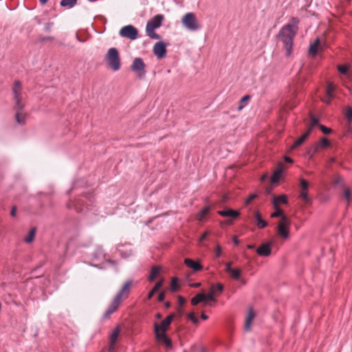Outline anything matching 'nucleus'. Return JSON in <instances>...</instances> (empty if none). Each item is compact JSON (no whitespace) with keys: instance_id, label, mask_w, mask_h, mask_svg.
Instances as JSON below:
<instances>
[{"instance_id":"nucleus-1","label":"nucleus","mask_w":352,"mask_h":352,"mask_svg":"<svg viewBox=\"0 0 352 352\" xmlns=\"http://www.w3.org/2000/svg\"><path fill=\"white\" fill-rule=\"evenodd\" d=\"M300 20L296 16H292L290 23L285 25L278 32L276 38L283 43L285 49V56H289L293 50L294 39L298 31Z\"/></svg>"},{"instance_id":"nucleus-2","label":"nucleus","mask_w":352,"mask_h":352,"mask_svg":"<svg viewBox=\"0 0 352 352\" xmlns=\"http://www.w3.org/2000/svg\"><path fill=\"white\" fill-rule=\"evenodd\" d=\"M175 318V314H171L163 320L159 324L157 322L154 324V332L156 340L160 343L164 344L167 349H172V341L167 336L166 331Z\"/></svg>"},{"instance_id":"nucleus-3","label":"nucleus","mask_w":352,"mask_h":352,"mask_svg":"<svg viewBox=\"0 0 352 352\" xmlns=\"http://www.w3.org/2000/svg\"><path fill=\"white\" fill-rule=\"evenodd\" d=\"M12 93L15 102L14 110L16 111V122L21 125L25 124L26 115L23 113L24 104L22 103V84L20 80H16L12 87Z\"/></svg>"},{"instance_id":"nucleus-4","label":"nucleus","mask_w":352,"mask_h":352,"mask_svg":"<svg viewBox=\"0 0 352 352\" xmlns=\"http://www.w3.org/2000/svg\"><path fill=\"white\" fill-rule=\"evenodd\" d=\"M94 203V197L92 192H87L77 197L74 201H70L67 204L69 209H74L78 213H85L91 210Z\"/></svg>"},{"instance_id":"nucleus-5","label":"nucleus","mask_w":352,"mask_h":352,"mask_svg":"<svg viewBox=\"0 0 352 352\" xmlns=\"http://www.w3.org/2000/svg\"><path fill=\"white\" fill-rule=\"evenodd\" d=\"M104 60L109 67L114 72L118 71L121 67L120 54L116 47H111L108 50L104 57Z\"/></svg>"},{"instance_id":"nucleus-6","label":"nucleus","mask_w":352,"mask_h":352,"mask_svg":"<svg viewBox=\"0 0 352 352\" xmlns=\"http://www.w3.org/2000/svg\"><path fill=\"white\" fill-rule=\"evenodd\" d=\"M287 203V197L286 195H280L279 196H274L273 206L275 211L271 214V217H280V220H287L283 210L279 207L280 204H286Z\"/></svg>"},{"instance_id":"nucleus-7","label":"nucleus","mask_w":352,"mask_h":352,"mask_svg":"<svg viewBox=\"0 0 352 352\" xmlns=\"http://www.w3.org/2000/svg\"><path fill=\"white\" fill-rule=\"evenodd\" d=\"M182 23L186 29L190 31H196L200 28L195 14L192 12H188L184 15Z\"/></svg>"},{"instance_id":"nucleus-8","label":"nucleus","mask_w":352,"mask_h":352,"mask_svg":"<svg viewBox=\"0 0 352 352\" xmlns=\"http://www.w3.org/2000/svg\"><path fill=\"white\" fill-rule=\"evenodd\" d=\"M146 65L142 58H135L132 65H131V69L135 72L140 78H143L146 75L145 70Z\"/></svg>"},{"instance_id":"nucleus-9","label":"nucleus","mask_w":352,"mask_h":352,"mask_svg":"<svg viewBox=\"0 0 352 352\" xmlns=\"http://www.w3.org/2000/svg\"><path fill=\"white\" fill-rule=\"evenodd\" d=\"M119 34L122 38H126L131 41L135 40L138 36V30L132 25H127L122 27L119 32Z\"/></svg>"},{"instance_id":"nucleus-10","label":"nucleus","mask_w":352,"mask_h":352,"mask_svg":"<svg viewBox=\"0 0 352 352\" xmlns=\"http://www.w3.org/2000/svg\"><path fill=\"white\" fill-rule=\"evenodd\" d=\"M167 44L163 41L157 42L153 46V53L158 58H163L166 54Z\"/></svg>"},{"instance_id":"nucleus-11","label":"nucleus","mask_w":352,"mask_h":352,"mask_svg":"<svg viewBox=\"0 0 352 352\" xmlns=\"http://www.w3.org/2000/svg\"><path fill=\"white\" fill-rule=\"evenodd\" d=\"M164 20V15L157 14L147 22L146 29L155 30L162 25Z\"/></svg>"},{"instance_id":"nucleus-12","label":"nucleus","mask_w":352,"mask_h":352,"mask_svg":"<svg viewBox=\"0 0 352 352\" xmlns=\"http://www.w3.org/2000/svg\"><path fill=\"white\" fill-rule=\"evenodd\" d=\"M290 221H279L276 228L278 234L284 239L289 236V228Z\"/></svg>"},{"instance_id":"nucleus-13","label":"nucleus","mask_w":352,"mask_h":352,"mask_svg":"<svg viewBox=\"0 0 352 352\" xmlns=\"http://www.w3.org/2000/svg\"><path fill=\"white\" fill-rule=\"evenodd\" d=\"M122 300L119 298V297L115 296L113 298L112 302L109 305V308L107 309V311L104 312L103 315L104 318H109L110 316L114 313L120 306L121 302Z\"/></svg>"},{"instance_id":"nucleus-14","label":"nucleus","mask_w":352,"mask_h":352,"mask_svg":"<svg viewBox=\"0 0 352 352\" xmlns=\"http://www.w3.org/2000/svg\"><path fill=\"white\" fill-rule=\"evenodd\" d=\"M131 285L132 282L131 280L125 282L122 289L116 296L119 297L120 300H123L124 298H126L128 296Z\"/></svg>"},{"instance_id":"nucleus-15","label":"nucleus","mask_w":352,"mask_h":352,"mask_svg":"<svg viewBox=\"0 0 352 352\" xmlns=\"http://www.w3.org/2000/svg\"><path fill=\"white\" fill-rule=\"evenodd\" d=\"M217 213L223 217L236 218L239 215V212L236 210L226 208L222 210H219Z\"/></svg>"},{"instance_id":"nucleus-16","label":"nucleus","mask_w":352,"mask_h":352,"mask_svg":"<svg viewBox=\"0 0 352 352\" xmlns=\"http://www.w3.org/2000/svg\"><path fill=\"white\" fill-rule=\"evenodd\" d=\"M258 255L263 256H267L271 254V248L269 243H264L258 247L256 250Z\"/></svg>"},{"instance_id":"nucleus-17","label":"nucleus","mask_w":352,"mask_h":352,"mask_svg":"<svg viewBox=\"0 0 352 352\" xmlns=\"http://www.w3.org/2000/svg\"><path fill=\"white\" fill-rule=\"evenodd\" d=\"M255 317V314L252 310V309H250L247 316L245 318V326L244 329L245 331H250L252 322Z\"/></svg>"},{"instance_id":"nucleus-18","label":"nucleus","mask_w":352,"mask_h":352,"mask_svg":"<svg viewBox=\"0 0 352 352\" xmlns=\"http://www.w3.org/2000/svg\"><path fill=\"white\" fill-rule=\"evenodd\" d=\"M310 133H311V129H307V131L294 142V144L292 146V148L294 149V148H296L297 147L300 146V145H302L303 144V142L309 137Z\"/></svg>"},{"instance_id":"nucleus-19","label":"nucleus","mask_w":352,"mask_h":352,"mask_svg":"<svg viewBox=\"0 0 352 352\" xmlns=\"http://www.w3.org/2000/svg\"><path fill=\"white\" fill-rule=\"evenodd\" d=\"M184 263L190 268H192L194 271H199L201 269V265L190 258H186Z\"/></svg>"},{"instance_id":"nucleus-20","label":"nucleus","mask_w":352,"mask_h":352,"mask_svg":"<svg viewBox=\"0 0 352 352\" xmlns=\"http://www.w3.org/2000/svg\"><path fill=\"white\" fill-rule=\"evenodd\" d=\"M320 45V39L316 38L313 43L309 45V54L312 56H316L318 54V46Z\"/></svg>"},{"instance_id":"nucleus-21","label":"nucleus","mask_w":352,"mask_h":352,"mask_svg":"<svg viewBox=\"0 0 352 352\" xmlns=\"http://www.w3.org/2000/svg\"><path fill=\"white\" fill-rule=\"evenodd\" d=\"M201 302H206V296L204 293L197 294L191 299V304L194 306L197 305Z\"/></svg>"},{"instance_id":"nucleus-22","label":"nucleus","mask_w":352,"mask_h":352,"mask_svg":"<svg viewBox=\"0 0 352 352\" xmlns=\"http://www.w3.org/2000/svg\"><path fill=\"white\" fill-rule=\"evenodd\" d=\"M160 267L158 266H153L151 268L150 275L148 276V280L151 282L153 281L160 274Z\"/></svg>"},{"instance_id":"nucleus-23","label":"nucleus","mask_w":352,"mask_h":352,"mask_svg":"<svg viewBox=\"0 0 352 352\" xmlns=\"http://www.w3.org/2000/svg\"><path fill=\"white\" fill-rule=\"evenodd\" d=\"M120 331L119 329H116L111 334L110 338V346H109V351H113L114 349V345L116 342L117 338L118 337Z\"/></svg>"},{"instance_id":"nucleus-24","label":"nucleus","mask_w":352,"mask_h":352,"mask_svg":"<svg viewBox=\"0 0 352 352\" xmlns=\"http://www.w3.org/2000/svg\"><path fill=\"white\" fill-rule=\"evenodd\" d=\"M36 228H32L28 232V234L24 238V241L26 243H31L34 241L35 234H36Z\"/></svg>"},{"instance_id":"nucleus-25","label":"nucleus","mask_w":352,"mask_h":352,"mask_svg":"<svg viewBox=\"0 0 352 352\" xmlns=\"http://www.w3.org/2000/svg\"><path fill=\"white\" fill-rule=\"evenodd\" d=\"M212 293L221 294L223 290V285L221 283H217L216 285H212L210 289Z\"/></svg>"},{"instance_id":"nucleus-26","label":"nucleus","mask_w":352,"mask_h":352,"mask_svg":"<svg viewBox=\"0 0 352 352\" xmlns=\"http://www.w3.org/2000/svg\"><path fill=\"white\" fill-rule=\"evenodd\" d=\"M334 90H335L334 85L332 82H329L326 89L325 94H326L327 96H329L330 98H333L334 97V94H333Z\"/></svg>"},{"instance_id":"nucleus-27","label":"nucleus","mask_w":352,"mask_h":352,"mask_svg":"<svg viewBox=\"0 0 352 352\" xmlns=\"http://www.w3.org/2000/svg\"><path fill=\"white\" fill-rule=\"evenodd\" d=\"M78 0H61L60 6L63 7L72 8L74 7Z\"/></svg>"},{"instance_id":"nucleus-28","label":"nucleus","mask_w":352,"mask_h":352,"mask_svg":"<svg viewBox=\"0 0 352 352\" xmlns=\"http://www.w3.org/2000/svg\"><path fill=\"white\" fill-rule=\"evenodd\" d=\"M146 32L147 36H148L151 38H153V39H161L162 38L160 35L155 33V30L146 29Z\"/></svg>"},{"instance_id":"nucleus-29","label":"nucleus","mask_w":352,"mask_h":352,"mask_svg":"<svg viewBox=\"0 0 352 352\" xmlns=\"http://www.w3.org/2000/svg\"><path fill=\"white\" fill-rule=\"evenodd\" d=\"M241 273V270L240 269H232L230 272L229 274L231 276V278L238 280L240 278Z\"/></svg>"},{"instance_id":"nucleus-30","label":"nucleus","mask_w":352,"mask_h":352,"mask_svg":"<svg viewBox=\"0 0 352 352\" xmlns=\"http://www.w3.org/2000/svg\"><path fill=\"white\" fill-rule=\"evenodd\" d=\"M282 173H283V170L282 169L279 168V169H277L273 174L272 175V183H276L277 182H278V180L280 179V177H281V175H282Z\"/></svg>"},{"instance_id":"nucleus-31","label":"nucleus","mask_w":352,"mask_h":352,"mask_svg":"<svg viewBox=\"0 0 352 352\" xmlns=\"http://www.w3.org/2000/svg\"><path fill=\"white\" fill-rule=\"evenodd\" d=\"M211 234L210 230L205 231L199 239V243L201 245H204V242L208 240V236Z\"/></svg>"},{"instance_id":"nucleus-32","label":"nucleus","mask_w":352,"mask_h":352,"mask_svg":"<svg viewBox=\"0 0 352 352\" xmlns=\"http://www.w3.org/2000/svg\"><path fill=\"white\" fill-rule=\"evenodd\" d=\"M179 289L178 279L177 278H173L170 283V290L175 292Z\"/></svg>"},{"instance_id":"nucleus-33","label":"nucleus","mask_w":352,"mask_h":352,"mask_svg":"<svg viewBox=\"0 0 352 352\" xmlns=\"http://www.w3.org/2000/svg\"><path fill=\"white\" fill-rule=\"evenodd\" d=\"M319 146L323 147V148H327L331 146V143L329 140H327L326 138H321L319 143Z\"/></svg>"},{"instance_id":"nucleus-34","label":"nucleus","mask_w":352,"mask_h":352,"mask_svg":"<svg viewBox=\"0 0 352 352\" xmlns=\"http://www.w3.org/2000/svg\"><path fill=\"white\" fill-rule=\"evenodd\" d=\"M318 123H319L318 118H317L314 116H311V124H310L309 127L308 128V129H311V132L313 130V128L315 126H316Z\"/></svg>"},{"instance_id":"nucleus-35","label":"nucleus","mask_w":352,"mask_h":352,"mask_svg":"<svg viewBox=\"0 0 352 352\" xmlns=\"http://www.w3.org/2000/svg\"><path fill=\"white\" fill-rule=\"evenodd\" d=\"M349 67L345 65H340L338 66V70L342 74H346L348 72Z\"/></svg>"},{"instance_id":"nucleus-36","label":"nucleus","mask_w":352,"mask_h":352,"mask_svg":"<svg viewBox=\"0 0 352 352\" xmlns=\"http://www.w3.org/2000/svg\"><path fill=\"white\" fill-rule=\"evenodd\" d=\"M345 116L349 122L352 121V108L351 107L346 108Z\"/></svg>"},{"instance_id":"nucleus-37","label":"nucleus","mask_w":352,"mask_h":352,"mask_svg":"<svg viewBox=\"0 0 352 352\" xmlns=\"http://www.w3.org/2000/svg\"><path fill=\"white\" fill-rule=\"evenodd\" d=\"M302 190L307 191L309 188V183L304 179H301L300 182Z\"/></svg>"},{"instance_id":"nucleus-38","label":"nucleus","mask_w":352,"mask_h":352,"mask_svg":"<svg viewBox=\"0 0 352 352\" xmlns=\"http://www.w3.org/2000/svg\"><path fill=\"white\" fill-rule=\"evenodd\" d=\"M319 144H314L311 148H310L309 151H308V154L312 155L313 154L318 153L319 151Z\"/></svg>"},{"instance_id":"nucleus-39","label":"nucleus","mask_w":352,"mask_h":352,"mask_svg":"<svg viewBox=\"0 0 352 352\" xmlns=\"http://www.w3.org/2000/svg\"><path fill=\"white\" fill-rule=\"evenodd\" d=\"M188 318L194 323L197 324L199 322L198 318L196 317L195 314L194 312H190L188 315Z\"/></svg>"},{"instance_id":"nucleus-40","label":"nucleus","mask_w":352,"mask_h":352,"mask_svg":"<svg viewBox=\"0 0 352 352\" xmlns=\"http://www.w3.org/2000/svg\"><path fill=\"white\" fill-rule=\"evenodd\" d=\"M300 197L302 199L303 201L305 202L309 201V197L308 196V194L306 191L302 190L300 193Z\"/></svg>"},{"instance_id":"nucleus-41","label":"nucleus","mask_w":352,"mask_h":352,"mask_svg":"<svg viewBox=\"0 0 352 352\" xmlns=\"http://www.w3.org/2000/svg\"><path fill=\"white\" fill-rule=\"evenodd\" d=\"M214 296H215V294L212 293V292L210 290V292L208 294H205L206 301V300L215 301Z\"/></svg>"},{"instance_id":"nucleus-42","label":"nucleus","mask_w":352,"mask_h":352,"mask_svg":"<svg viewBox=\"0 0 352 352\" xmlns=\"http://www.w3.org/2000/svg\"><path fill=\"white\" fill-rule=\"evenodd\" d=\"M320 129L321 131L325 135H328L331 132V129L330 128L326 127L324 125H320Z\"/></svg>"},{"instance_id":"nucleus-43","label":"nucleus","mask_w":352,"mask_h":352,"mask_svg":"<svg viewBox=\"0 0 352 352\" xmlns=\"http://www.w3.org/2000/svg\"><path fill=\"white\" fill-rule=\"evenodd\" d=\"M210 209V206H207L203 208V210L201 211V218L199 219L198 220H201V219L204 217L208 213Z\"/></svg>"},{"instance_id":"nucleus-44","label":"nucleus","mask_w":352,"mask_h":352,"mask_svg":"<svg viewBox=\"0 0 352 352\" xmlns=\"http://www.w3.org/2000/svg\"><path fill=\"white\" fill-rule=\"evenodd\" d=\"M351 192L350 189L346 188L344 192V199L349 201L350 199V197H351Z\"/></svg>"},{"instance_id":"nucleus-45","label":"nucleus","mask_w":352,"mask_h":352,"mask_svg":"<svg viewBox=\"0 0 352 352\" xmlns=\"http://www.w3.org/2000/svg\"><path fill=\"white\" fill-rule=\"evenodd\" d=\"M257 197V195L256 194H252L249 196V197L245 200V205H249L253 199H254Z\"/></svg>"},{"instance_id":"nucleus-46","label":"nucleus","mask_w":352,"mask_h":352,"mask_svg":"<svg viewBox=\"0 0 352 352\" xmlns=\"http://www.w3.org/2000/svg\"><path fill=\"white\" fill-rule=\"evenodd\" d=\"M53 25H54L53 22H49V23H45V32H50Z\"/></svg>"},{"instance_id":"nucleus-47","label":"nucleus","mask_w":352,"mask_h":352,"mask_svg":"<svg viewBox=\"0 0 352 352\" xmlns=\"http://www.w3.org/2000/svg\"><path fill=\"white\" fill-rule=\"evenodd\" d=\"M267 226V221H257V227L260 229L264 228Z\"/></svg>"},{"instance_id":"nucleus-48","label":"nucleus","mask_w":352,"mask_h":352,"mask_svg":"<svg viewBox=\"0 0 352 352\" xmlns=\"http://www.w3.org/2000/svg\"><path fill=\"white\" fill-rule=\"evenodd\" d=\"M166 292L164 291L161 292L157 297V300L159 302H162L165 298Z\"/></svg>"},{"instance_id":"nucleus-49","label":"nucleus","mask_w":352,"mask_h":352,"mask_svg":"<svg viewBox=\"0 0 352 352\" xmlns=\"http://www.w3.org/2000/svg\"><path fill=\"white\" fill-rule=\"evenodd\" d=\"M333 98H330L329 96H327V95L325 94V96H324V98L322 99V101H323L324 102H325L326 104H331V100H332V99H333Z\"/></svg>"},{"instance_id":"nucleus-50","label":"nucleus","mask_w":352,"mask_h":352,"mask_svg":"<svg viewBox=\"0 0 352 352\" xmlns=\"http://www.w3.org/2000/svg\"><path fill=\"white\" fill-rule=\"evenodd\" d=\"M163 284H164V279H161L158 282L156 283V284L155 285V287H156V288L160 289L162 287Z\"/></svg>"},{"instance_id":"nucleus-51","label":"nucleus","mask_w":352,"mask_h":352,"mask_svg":"<svg viewBox=\"0 0 352 352\" xmlns=\"http://www.w3.org/2000/svg\"><path fill=\"white\" fill-rule=\"evenodd\" d=\"M221 254V247L218 245L217 246L216 250H215V254H216V256H217V257L220 256Z\"/></svg>"},{"instance_id":"nucleus-52","label":"nucleus","mask_w":352,"mask_h":352,"mask_svg":"<svg viewBox=\"0 0 352 352\" xmlns=\"http://www.w3.org/2000/svg\"><path fill=\"white\" fill-rule=\"evenodd\" d=\"M342 177H338L334 181H333V185L334 186H337V185H339L340 184H341L342 182Z\"/></svg>"},{"instance_id":"nucleus-53","label":"nucleus","mask_w":352,"mask_h":352,"mask_svg":"<svg viewBox=\"0 0 352 352\" xmlns=\"http://www.w3.org/2000/svg\"><path fill=\"white\" fill-rule=\"evenodd\" d=\"M231 265L232 263L230 262L226 264V272H228V274L233 269L231 267Z\"/></svg>"},{"instance_id":"nucleus-54","label":"nucleus","mask_w":352,"mask_h":352,"mask_svg":"<svg viewBox=\"0 0 352 352\" xmlns=\"http://www.w3.org/2000/svg\"><path fill=\"white\" fill-rule=\"evenodd\" d=\"M250 96L249 95H245L244 96L241 100H240V102L241 103H243V102H247L250 100Z\"/></svg>"},{"instance_id":"nucleus-55","label":"nucleus","mask_w":352,"mask_h":352,"mask_svg":"<svg viewBox=\"0 0 352 352\" xmlns=\"http://www.w3.org/2000/svg\"><path fill=\"white\" fill-rule=\"evenodd\" d=\"M178 301H179V304L180 306H182L185 302H186V300L182 297V296H179L178 297Z\"/></svg>"},{"instance_id":"nucleus-56","label":"nucleus","mask_w":352,"mask_h":352,"mask_svg":"<svg viewBox=\"0 0 352 352\" xmlns=\"http://www.w3.org/2000/svg\"><path fill=\"white\" fill-rule=\"evenodd\" d=\"M16 212V206H13L12 210H11V211H10L11 217H15Z\"/></svg>"},{"instance_id":"nucleus-57","label":"nucleus","mask_w":352,"mask_h":352,"mask_svg":"<svg viewBox=\"0 0 352 352\" xmlns=\"http://www.w3.org/2000/svg\"><path fill=\"white\" fill-rule=\"evenodd\" d=\"M255 220L256 221H258V220H263L261 216V214H259L258 212L256 211L255 212Z\"/></svg>"},{"instance_id":"nucleus-58","label":"nucleus","mask_w":352,"mask_h":352,"mask_svg":"<svg viewBox=\"0 0 352 352\" xmlns=\"http://www.w3.org/2000/svg\"><path fill=\"white\" fill-rule=\"evenodd\" d=\"M200 285H201L200 283H195L190 284V286L191 287H199Z\"/></svg>"},{"instance_id":"nucleus-59","label":"nucleus","mask_w":352,"mask_h":352,"mask_svg":"<svg viewBox=\"0 0 352 352\" xmlns=\"http://www.w3.org/2000/svg\"><path fill=\"white\" fill-rule=\"evenodd\" d=\"M285 162H287L288 163H292L293 162L292 159L291 157H287V156L285 157Z\"/></svg>"},{"instance_id":"nucleus-60","label":"nucleus","mask_w":352,"mask_h":352,"mask_svg":"<svg viewBox=\"0 0 352 352\" xmlns=\"http://www.w3.org/2000/svg\"><path fill=\"white\" fill-rule=\"evenodd\" d=\"M155 294L153 293V291H150V292L148 294L147 298L148 300L151 299Z\"/></svg>"},{"instance_id":"nucleus-61","label":"nucleus","mask_w":352,"mask_h":352,"mask_svg":"<svg viewBox=\"0 0 352 352\" xmlns=\"http://www.w3.org/2000/svg\"><path fill=\"white\" fill-rule=\"evenodd\" d=\"M233 242L234 243L235 245H238L239 243V241L235 236L233 237Z\"/></svg>"},{"instance_id":"nucleus-62","label":"nucleus","mask_w":352,"mask_h":352,"mask_svg":"<svg viewBox=\"0 0 352 352\" xmlns=\"http://www.w3.org/2000/svg\"><path fill=\"white\" fill-rule=\"evenodd\" d=\"M201 319L205 320L208 318V317L206 315H205L204 313L201 314Z\"/></svg>"},{"instance_id":"nucleus-63","label":"nucleus","mask_w":352,"mask_h":352,"mask_svg":"<svg viewBox=\"0 0 352 352\" xmlns=\"http://www.w3.org/2000/svg\"><path fill=\"white\" fill-rule=\"evenodd\" d=\"M158 290L159 289L156 288V287L154 286L151 291H153V293L155 294Z\"/></svg>"},{"instance_id":"nucleus-64","label":"nucleus","mask_w":352,"mask_h":352,"mask_svg":"<svg viewBox=\"0 0 352 352\" xmlns=\"http://www.w3.org/2000/svg\"><path fill=\"white\" fill-rule=\"evenodd\" d=\"M41 4H45L48 0H39Z\"/></svg>"}]
</instances>
